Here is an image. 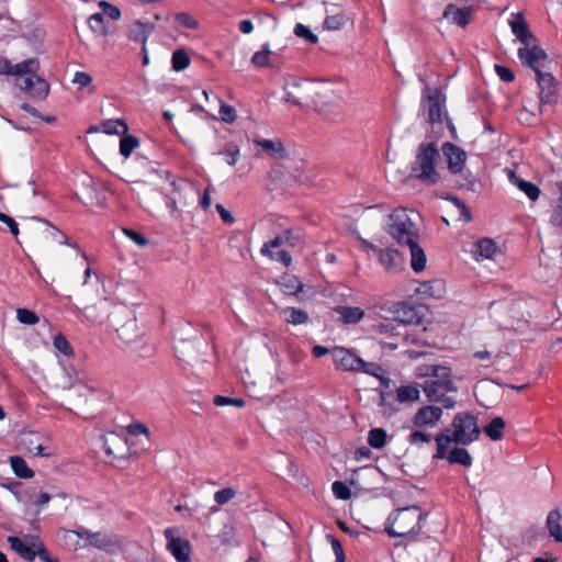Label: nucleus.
<instances>
[{
	"mask_svg": "<svg viewBox=\"0 0 562 562\" xmlns=\"http://www.w3.org/2000/svg\"><path fill=\"white\" fill-rule=\"evenodd\" d=\"M282 245H285V240L283 239V235L280 234L262 246L261 254L270 255L271 248H278Z\"/></svg>",
	"mask_w": 562,
	"mask_h": 562,
	"instance_id": "obj_61",
	"label": "nucleus"
},
{
	"mask_svg": "<svg viewBox=\"0 0 562 562\" xmlns=\"http://www.w3.org/2000/svg\"><path fill=\"white\" fill-rule=\"evenodd\" d=\"M213 403L216 406L234 405L237 407H243L245 405V401L243 398H234L222 395H216L213 400Z\"/></svg>",
	"mask_w": 562,
	"mask_h": 562,
	"instance_id": "obj_56",
	"label": "nucleus"
},
{
	"mask_svg": "<svg viewBox=\"0 0 562 562\" xmlns=\"http://www.w3.org/2000/svg\"><path fill=\"white\" fill-rule=\"evenodd\" d=\"M283 314L285 315L286 323L292 325L306 324L310 319L308 314L297 307H285Z\"/></svg>",
	"mask_w": 562,
	"mask_h": 562,
	"instance_id": "obj_34",
	"label": "nucleus"
},
{
	"mask_svg": "<svg viewBox=\"0 0 562 562\" xmlns=\"http://www.w3.org/2000/svg\"><path fill=\"white\" fill-rule=\"evenodd\" d=\"M439 92L428 95L425 108H427V122L431 125L442 123V111Z\"/></svg>",
	"mask_w": 562,
	"mask_h": 562,
	"instance_id": "obj_22",
	"label": "nucleus"
},
{
	"mask_svg": "<svg viewBox=\"0 0 562 562\" xmlns=\"http://www.w3.org/2000/svg\"><path fill=\"white\" fill-rule=\"evenodd\" d=\"M125 445L123 438L115 434H110L104 437V448L109 456L119 457V453L125 448Z\"/></svg>",
	"mask_w": 562,
	"mask_h": 562,
	"instance_id": "obj_33",
	"label": "nucleus"
},
{
	"mask_svg": "<svg viewBox=\"0 0 562 562\" xmlns=\"http://www.w3.org/2000/svg\"><path fill=\"white\" fill-rule=\"evenodd\" d=\"M48 92L49 85L46 82V80L35 76V79H33V88L30 97L43 100L47 97Z\"/></svg>",
	"mask_w": 562,
	"mask_h": 562,
	"instance_id": "obj_45",
	"label": "nucleus"
},
{
	"mask_svg": "<svg viewBox=\"0 0 562 562\" xmlns=\"http://www.w3.org/2000/svg\"><path fill=\"white\" fill-rule=\"evenodd\" d=\"M333 361L337 369L350 372H359L364 360L345 347H334L330 351Z\"/></svg>",
	"mask_w": 562,
	"mask_h": 562,
	"instance_id": "obj_14",
	"label": "nucleus"
},
{
	"mask_svg": "<svg viewBox=\"0 0 562 562\" xmlns=\"http://www.w3.org/2000/svg\"><path fill=\"white\" fill-rule=\"evenodd\" d=\"M38 68V60L36 58H30L13 65V76L35 75Z\"/></svg>",
	"mask_w": 562,
	"mask_h": 562,
	"instance_id": "obj_35",
	"label": "nucleus"
},
{
	"mask_svg": "<svg viewBox=\"0 0 562 562\" xmlns=\"http://www.w3.org/2000/svg\"><path fill=\"white\" fill-rule=\"evenodd\" d=\"M349 21L350 18L344 11H331L327 13L323 26L328 31H338L341 30Z\"/></svg>",
	"mask_w": 562,
	"mask_h": 562,
	"instance_id": "obj_28",
	"label": "nucleus"
},
{
	"mask_svg": "<svg viewBox=\"0 0 562 562\" xmlns=\"http://www.w3.org/2000/svg\"><path fill=\"white\" fill-rule=\"evenodd\" d=\"M138 145L139 142L137 137L133 135L124 136L120 142V153L127 158Z\"/></svg>",
	"mask_w": 562,
	"mask_h": 562,
	"instance_id": "obj_47",
	"label": "nucleus"
},
{
	"mask_svg": "<svg viewBox=\"0 0 562 562\" xmlns=\"http://www.w3.org/2000/svg\"><path fill=\"white\" fill-rule=\"evenodd\" d=\"M294 34L297 37H303L311 44H316L318 42L317 35H315L307 26L297 23L294 27Z\"/></svg>",
	"mask_w": 562,
	"mask_h": 562,
	"instance_id": "obj_52",
	"label": "nucleus"
},
{
	"mask_svg": "<svg viewBox=\"0 0 562 562\" xmlns=\"http://www.w3.org/2000/svg\"><path fill=\"white\" fill-rule=\"evenodd\" d=\"M175 20L178 24L183 25L188 29H196L198 27V22L192 16H190L188 13H184V12L178 13L176 15Z\"/></svg>",
	"mask_w": 562,
	"mask_h": 562,
	"instance_id": "obj_60",
	"label": "nucleus"
},
{
	"mask_svg": "<svg viewBox=\"0 0 562 562\" xmlns=\"http://www.w3.org/2000/svg\"><path fill=\"white\" fill-rule=\"evenodd\" d=\"M100 7L103 9V16L106 15L112 20H119L121 16V11L117 7L108 3L106 1H101Z\"/></svg>",
	"mask_w": 562,
	"mask_h": 562,
	"instance_id": "obj_58",
	"label": "nucleus"
},
{
	"mask_svg": "<svg viewBox=\"0 0 562 562\" xmlns=\"http://www.w3.org/2000/svg\"><path fill=\"white\" fill-rule=\"evenodd\" d=\"M393 314L395 315V322L400 324V327L406 324H414L419 322V317L414 306L406 302H398L394 305Z\"/></svg>",
	"mask_w": 562,
	"mask_h": 562,
	"instance_id": "obj_18",
	"label": "nucleus"
},
{
	"mask_svg": "<svg viewBox=\"0 0 562 562\" xmlns=\"http://www.w3.org/2000/svg\"><path fill=\"white\" fill-rule=\"evenodd\" d=\"M506 423L502 417H494L487 425L484 426V434L493 441L501 440L503 438V430L505 429Z\"/></svg>",
	"mask_w": 562,
	"mask_h": 562,
	"instance_id": "obj_31",
	"label": "nucleus"
},
{
	"mask_svg": "<svg viewBox=\"0 0 562 562\" xmlns=\"http://www.w3.org/2000/svg\"><path fill=\"white\" fill-rule=\"evenodd\" d=\"M171 64L173 70H184L190 65V57L183 49H178L172 54Z\"/></svg>",
	"mask_w": 562,
	"mask_h": 562,
	"instance_id": "obj_46",
	"label": "nucleus"
},
{
	"mask_svg": "<svg viewBox=\"0 0 562 562\" xmlns=\"http://www.w3.org/2000/svg\"><path fill=\"white\" fill-rule=\"evenodd\" d=\"M112 325L119 337L125 342H133L140 336L135 315L126 307H119L114 311Z\"/></svg>",
	"mask_w": 562,
	"mask_h": 562,
	"instance_id": "obj_11",
	"label": "nucleus"
},
{
	"mask_svg": "<svg viewBox=\"0 0 562 562\" xmlns=\"http://www.w3.org/2000/svg\"><path fill=\"white\" fill-rule=\"evenodd\" d=\"M284 90V101L300 105V95H321L323 87L293 79L291 82L285 85Z\"/></svg>",
	"mask_w": 562,
	"mask_h": 562,
	"instance_id": "obj_15",
	"label": "nucleus"
},
{
	"mask_svg": "<svg viewBox=\"0 0 562 562\" xmlns=\"http://www.w3.org/2000/svg\"><path fill=\"white\" fill-rule=\"evenodd\" d=\"M236 495V491L233 487H225L215 492L214 501L217 505H225L231 499H233Z\"/></svg>",
	"mask_w": 562,
	"mask_h": 562,
	"instance_id": "obj_53",
	"label": "nucleus"
},
{
	"mask_svg": "<svg viewBox=\"0 0 562 562\" xmlns=\"http://www.w3.org/2000/svg\"><path fill=\"white\" fill-rule=\"evenodd\" d=\"M387 439V434L383 428H373L368 434V443L374 449H382Z\"/></svg>",
	"mask_w": 562,
	"mask_h": 562,
	"instance_id": "obj_40",
	"label": "nucleus"
},
{
	"mask_svg": "<svg viewBox=\"0 0 562 562\" xmlns=\"http://www.w3.org/2000/svg\"><path fill=\"white\" fill-rule=\"evenodd\" d=\"M16 318L25 325H35L40 321V317L33 311L26 308H18Z\"/></svg>",
	"mask_w": 562,
	"mask_h": 562,
	"instance_id": "obj_51",
	"label": "nucleus"
},
{
	"mask_svg": "<svg viewBox=\"0 0 562 562\" xmlns=\"http://www.w3.org/2000/svg\"><path fill=\"white\" fill-rule=\"evenodd\" d=\"M54 347L60 351L61 353L68 356L72 353V348L66 337L61 334H58L54 338Z\"/></svg>",
	"mask_w": 562,
	"mask_h": 562,
	"instance_id": "obj_55",
	"label": "nucleus"
},
{
	"mask_svg": "<svg viewBox=\"0 0 562 562\" xmlns=\"http://www.w3.org/2000/svg\"><path fill=\"white\" fill-rule=\"evenodd\" d=\"M417 292L431 297H441L445 292V283L439 279L425 281L419 284Z\"/></svg>",
	"mask_w": 562,
	"mask_h": 562,
	"instance_id": "obj_29",
	"label": "nucleus"
},
{
	"mask_svg": "<svg viewBox=\"0 0 562 562\" xmlns=\"http://www.w3.org/2000/svg\"><path fill=\"white\" fill-rule=\"evenodd\" d=\"M271 54V50L269 48V45L268 44H265L262 46V49L255 53L252 58H251V63L256 66V67H267L269 66V55Z\"/></svg>",
	"mask_w": 562,
	"mask_h": 562,
	"instance_id": "obj_49",
	"label": "nucleus"
},
{
	"mask_svg": "<svg viewBox=\"0 0 562 562\" xmlns=\"http://www.w3.org/2000/svg\"><path fill=\"white\" fill-rule=\"evenodd\" d=\"M8 542L12 550L30 562L36 558L37 550L44 547L40 537L35 535H25L23 539L9 537Z\"/></svg>",
	"mask_w": 562,
	"mask_h": 562,
	"instance_id": "obj_12",
	"label": "nucleus"
},
{
	"mask_svg": "<svg viewBox=\"0 0 562 562\" xmlns=\"http://www.w3.org/2000/svg\"><path fill=\"white\" fill-rule=\"evenodd\" d=\"M546 266L562 268V249L551 248L548 251L542 250V257L540 259Z\"/></svg>",
	"mask_w": 562,
	"mask_h": 562,
	"instance_id": "obj_42",
	"label": "nucleus"
},
{
	"mask_svg": "<svg viewBox=\"0 0 562 562\" xmlns=\"http://www.w3.org/2000/svg\"><path fill=\"white\" fill-rule=\"evenodd\" d=\"M267 256L270 259L282 262L285 267H289L292 262L291 255L285 250H281L278 252L270 251V255H267Z\"/></svg>",
	"mask_w": 562,
	"mask_h": 562,
	"instance_id": "obj_63",
	"label": "nucleus"
},
{
	"mask_svg": "<svg viewBox=\"0 0 562 562\" xmlns=\"http://www.w3.org/2000/svg\"><path fill=\"white\" fill-rule=\"evenodd\" d=\"M419 398V390L416 386L407 385L397 389L396 400L401 403L415 402Z\"/></svg>",
	"mask_w": 562,
	"mask_h": 562,
	"instance_id": "obj_43",
	"label": "nucleus"
},
{
	"mask_svg": "<svg viewBox=\"0 0 562 562\" xmlns=\"http://www.w3.org/2000/svg\"><path fill=\"white\" fill-rule=\"evenodd\" d=\"M167 539V550L176 559L177 562H190L191 544L189 540L176 536L175 528H167L164 531Z\"/></svg>",
	"mask_w": 562,
	"mask_h": 562,
	"instance_id": "obj_13",
	"label": "nucleus"
},
{
	"mask_svg": "<svg viewBox=\"0 0 562 562\" xmlns=\"http://www.w3.org/2000/svg\"><path fill=\"white\" fill-rule=\"evenodd\" d=\"M411 250V266L415 272H420L426 267V255L424 250L418 245V239L413 240V243L407 244Z\"/></svg>",
	"mask_w": 562,
	"mask_h": 562,
	"instance_id": "obj_27",
	"label": "nucleus"
},
{
	"mask_svg": "<svg viewBox=\"0 0 562 562\" xmlns=\"http://www.w3.org/2000/svg\"><path fill=\"white\" fill-rule=\"evenodd\" d=\"M442 409L438 406H425L417 411L413 423L417 427L434 426L441 417Z\"/></svg>",
	"mask_w": 562,
	"mask_h": 562,
	"instance_id": "obj_17",
	"label": "nucleus"
},
{
	"mask_svg": "<svg viewBox=\"0 0 562 562\" xmlns=\"http://www.w3.org/2000/svg\"><path fill=\"white\" fill-rule=\"evenodd\" d=\"M11 205L21 214H30L41 210L47 200L43 187L31 180L21 187H15L9 193Z\"/></svg>",
	"mask_w": 562,
	"mask_h": 562,
	"instance_id": "obj_3",
	"label": "nucleus"
},
{
	"mask_svg": "<svg viewBox=\"0 0 562 562\" xmlns=\"http://www.w3.org/2000/svg\"><path fill=\"white\" fill-rule=\"evenodd\" d=\"M220 115L225 123H233L236 120V110L229 104L222 103L220 106Z\"/></svg>",
	"mask_w": 562,
	"mask_h": 562,
	"instance_id": "obj_57",
	"label": "nucleus"
},
{
	"mask_svg": "<svg viewBox=\"0 0 562 562\" xmlns=\"http://www.w3.org/2000/svg\"><path fill=\"white\" fill-rule=\"evenodd\" d=\"M10 465L14 474L20 479H32L34 471L27 467L25 460L20 456H11Z\"/></svg>",
	"mask_w": 562,
	"mask_h": 562,
	"instance_id": "obj_30",
	"label": "nucleus"
},
{
	"mask_svg": "<svg viewBox=\"0 0 562 562\" xmlns=\"http://www.w3.org/2000/svg\"><path fill=\"white\" fill-rule=\"evenodd\" d=\"M561 515L558 510H551L547 518V526L550 535L554 537L557 541L562 542V527L560 526Z\"/></svg>",
	"mask_w": 562,
	"mask_h": 562,
	"instance_id": "obj_37",
	"label": "nucleus"
},
{
	"mask_svg": "<svg viewBox=\"0 0 562 562\" xmlns=\"http://www.w3.org/2000/svg\"><path fill=\"white\" fill-rule=\"evenodd\" d=\"M154 29V24L144 23L139 20H136L131 24L128 29V38L135 42H140L144 46Z\"/></svg>",
	"mask_w": 562,
	"mask_h": 562,
	"instance_id": "obj_21",
	"label": "nucleus"
},
{
	"mask_svg": "<svg viewBox=\"0 0 562 562\" xmlns=\"http://www.w3.org/2000/svg\"><path fill=\"white\" fill-rule=\"evenodd\" d=\"M436 442V452L432 456L434 459L437 460H447L450 464H460L465 468H470L472 465V457L465 448L462 447H453L451 445L454 443V440H451L448 437V432H439L435 437Z\"/></svg>",
	"mask_w": 562,
	"mask_h": 562,
	"instance_id": "obj_9",
	"label": "nucleus"
},
{
	"mask_svg": "<svg viewBox=\"0 0 562 562\" xmlns=\"http://www.w3.org/2000/svg\"><path fill=\"white\" fill-rule=\"evenodd\" d=\"M423 374L429 376L423 384L428 401L440 403L445 408H452L456 400L447 394L457 393L458 387L452 379L451 369L445 366H428Z\"/></svg>",
	"mask_w": 562,
	"mask_h": 562,
	"instance_id": "obj_1",
	"label": "nucleus"
},
{
	"mask_svg": "<svg viewBox=\"0 0 562 562\" xmlns=\"http://www.w3.org/2000/svg\"><path fill=\"white\" fill-rule=\"evenodd\" d=\"M379 260L384 269L390 272L400 270L404 263L402 255L397 250L390 248L379 250Z\"/></svg>",
	"mask_w": 562,
	"mask_h": 562,
	"instance_id": "obj_19",
	"label": "nucleus"
},
{
	"mask_svg": "<svg viewBox=\"0 0 562 562\" xmlns=\"http://www.w3.org/2000/svg\"><path fill=\"white\" fill-rule=\"evenodd\" d=\"M496 250L497 246L492 239L483 238L474 244L473 254L481 258L491 259Z\"/></svg>",
	"mask_w": 562,
	"mask_h": 562,
	"instance_id": "obj_32",
	"label": "nucleus"
},
{
	"mask_svg": "<svg viewBox=\"0 0 562 562\" xmlns=\"http://www.w3.org/2000/svg\"><path fill=\"white\" fill-rule=\"evenodd\" d=\"M101 128L105 134H125L128 130L123 120H106L101 124Z\"/></svg>",
	"mask_w": 562,
	"mask_h": 562,
	"instance_id": "obj_41",
	"label": "nucleus"
},
{
	"mask_svg": "<svg viewBox=\"0 0 562 562\" xmlns=\"http://www.w3.org/2000/svg\"><path fill=\"white\" fill-rule=\"evenodd\" d=\"M494 68L496 74L503 81L512 82L515 79V75L509 68L502 65H495Z\"/></svg>",
	"mask_w": 562,
	"mask_h": 562,
	"instance_id": "obj_64",
	"label": "nucleus"
},
{
	"mask_svg": "<svg viewBox=\"0 0 562 562\" xmlns=\"http://www.w3.org/2000/svg\"><path fill=\"white\" fill-rule=\"evenodd\" d=\"M91 276V269L87 268L85 270V281L83 289L79 294V303L80 307L76 306L77 310L80 311L81 314L85 315L89 321H99L102 322L104 318L109 317V302L102 295H97L95 297H90L89 295V282L88 279Z\"/></svg>",
	"mask_w": 562,
	"mask_h": 562,
	"instance_id": "obj_6",
	"label": "nucleus"
},
{
	"mask_svg": "<svg viewBox=\"0 0 562 562\" xmlns=\"http://www.w3.org/2000/svg\"><path fill=\"white\" fill-rule=\"evenodd\" d=\"M471 13V8L460 9L450 3L443 11V18L450 20L451 23H454L461 27H465L470 22Z\"/></svg>",
	"mask_w": 562,
	"mask_h": 562,
	"instance_id": "obj_20",
	"label": "nucleus"
},
{
	"mask_svg": "<svg viewBox=\"0 0 562 562\" xmlns=\"http://www.w3.org/2000/svg\"><path fill=\"white\" fill-rule=\"evenodd\" d=\"M283 239L285 240V245H289L291 247H295L301 245V236L299 234H295L292 229H286L282 232Z\"/></svg>",
	"mask_w": 562,
	"mask_h": 562,
	"instance_id": "obj_62",
	"label": "nucleus"
},
{
	"mask_svg": "<svg viewBox=\"0 0 562 562\" xmlns=\"http://www.w3.org/2000/svg\"><path fill=\"white\" fill-rule=\"evenodd\" d=\"M218 155L226 156V162L229 166H235L238 161L240 150L238 145L233 142L226 143L224 148L218 151Z\"/></svg>",
	"mask_w": 562,
	"mask_h": 562,
	"instance_id": "obj_44",
	"label": "nucleus"
},
{
	"mask_svg": "<svg viewBox=\"0 0 562 562\" xmlns=\"http://www.w3.org/2000/svg\"><path fill=\"white\" fill-rule=\"evenodd\" d=\"M75 533L79 538L88 541L90 546L95 547L98 549H105L112 544L111 539L102 532H91L85 528H81L75 531Z\"/></svg>",
	"mask_w": 562,
	"mask_h": 562,
	"instance_id": "obj_23",
	"label": "nucleus"
},
{
	"mask_svg": "<svg viewBox=\"0 0 562 562\" xmlns=\"http://www.w3.org/2000/svg\"><path fill=\"white\" fill-rule=\"evenodd\" d=\"M331 488L335 496L339 499L347 501L351 497L350 488L341 481H335Z\"/></svg>",
	"mask_w": 562,
	"mask_h": 562,
	"instance_id": "obj_54",
	"label": "nucleus"
},
{
	"mask_svg": "<svg viewBox=\"0 0 562 562\" xmlns=\"http://www.w3.org/2000/svg\"><path fill=\"white\" fill-rule=\"evenodd\" d=\"M334 311L341 316L345 324H357L364 316L363 310L356 306L338 305L334 307Z\"/></svg>",
	"mask_w": 562,
	"mask_h": 562,
	"instance_id": "obj_26",
	"label": "nucleus"
},
{
	"mask_svg": "<svg viewBox=\"0 0 562 562\" xmlns=\"http://www.w3.org/2000/svg\"><path fill=\"white\" fill-rule=\"evenodd\" d=\"M90 29L98 34H106L103 13H94L88 20Z\"/></svg>",
	"mask_w": 562,
	"mask_h": 562,
	"instance_id": "obj_50",
	"label": "nucleus"
},
{
	"mask_svg": "<svg viewBox=\"0 0 562 562\" xmlns=\"http://www.w3.org/2000/svg\"><path fill=\"white\" fill-rule=\"evenodd\" d=\"M255 144L260 146L273 159L288 157L286 149L279 139H256Z\"/></svg>",
	"mask_w": 562,
	"mask_h": 562,
	"instance_id": "obj_24",
	"label": "nucleus"
},
{
	"mask_svg": "<svg viewBox=\"0 0 562 562\" xmlns=\"http://www.w3.org/2000/svg\"><path fill=\"white\" fill-rule=\"evenodd\" d=\"M123 233L140 247H145L149 244V240L136 231L124 228Z\"/></svg>",
	"mask_w": 562,
	"mask_h": 562,
	"instance_id": "obj_59",
	"label": "nucleus"
},
{
	"mask_svg": "<svg viewBox=\"0 0 562 562\" xmlns=\"http://www.w3.org/2000/svg\"><path fill=\"white\" fill-rule=\"evenodd\" d=\"M452 432L450 429H446L443 432H448V437L454 440V445H470L475 441L481 434L476 417L470 413L457 414L452 420Z\"/></svg>",
	"mask_w": 562,
	"mask_h": 562,
	"instance_id": "obj_8",
	"label": "nucleus"
},
{
	"mask_svg": "<svg viewBox=\"0 0 562 562\" xmlns=\"http://www.w3.org/2000/svg\"><path fill=\"white\" fill-rule=\"evenodd\" d=\"M547 60H537L532 65H527L537 74V81L540 89V102L541 104H553L557 102L558 81L547 66Z\"/></svg>",
	"mask_w": 562,
	"mask_h": 562,
	"instance_id": "obj_10",
	"label": "nucleus"
},
{
	"mask_svg": "<svg viewBox=\"0 0 562 562\" xmlns=\"http://www.w3.org/2000/svg\"><path fill=\"white\" fill-rule=\"evenodd\" d=\"M386 232L400 245H407L418 239V231L404 209L395 210L389 215Z\"/></svg>",
	"mask_w": 562,
	"mask_h": 562,
	"instance_id": "obj_7",
	"label": "nucleus"
},
{
	"mask_svg": "<svg viewBox=\"0 0 562 562\" xmlns=\"http://www.w3.org/2000/svg\"><path fill=\"white\" fill-rule=\"evenodd\" d=\"M426 515L417 506L397 509L392 522L385 526L386 533L392 538H405L420 529Z\"/></svg>",
	"mask_w": 562,
	"mask_h": 562,
	"instance_id": "obj_5",
	"label": "nucleus"
},
{
	"mask_svg": "<svg viewBox=\"0 0 562 562\" xmlns=\"http://www.w3.org/2000/svg\"><path fill=\"white\" fill-rule=\"evenodd\" d=\"M515 36L521 42L524 47L518 49V57L525 65H532L537 60H547V53L537 45L536 36L529 31L528 24L520 14H517L509 22Z\"/></svg>",
	"mask_w": 562,
	"mask_h": 562,
	"instance_id": "obj_4",
	"label": "nucleus"
},
{
	"mask_svg": "<svg viewBox=\"0 0 562 562\" xmlns=\"http://www.w3.org/2000/svg\"><path fill=\"white\" fill-rule=\"evenodd\" d=\"M371 328H372V331H375L381 335H386V336L400 335V333L397 331V329L400 328V324H397L395 322V319L394 321L385 319V321L379 322L376 324H373Z\"/></svg>",
	"mask_w": 562,
	"mask_h": 562,
	"instance_id": "obj_38",
	"label": "nucleus"
},
{
	"mask_svg": "<svg viewBox=\"0 0 562 562\" xmlns=\"http://www.w3.org/2000/svg\"><path fill=\"white\" fill-rule=\"evenodd\" d=\"M31 218L44 224V229L42 231V237L44 240L52 239L58 241L59 244L70 245L68 237L55 226H53L48 221L36 216H32Z\"/></svg>",
	"mask_w": 562,
	"mask_h": 562,
	"instance_id": "obj_25",
	"label": "nucleus"
},
{
	"mask_svg": "<svg viewBox=\"0 0 562 562\" xmlns=\"http://www.w3.org/2000/svg\"><path fill=\"white\" fill-rule=\"evenodd\" d=\"M440 158L436 143H422L412 164V175L425 184H436L440 180V175L436 169Z\"/></svg>",
	"mask_w": 562,
	"mask_h": 562,
	"instance_id": "obj_2",
	"label": "nucleus"
},
{
	"mask_svg": "<svg viewBox=\"0 0 562 562\" xmlns=\"http://www.w3.org/2000/svg\"><path fill=\"white\" fill-rule=\"evenodd\" d=\"M360 371L378 378L381 381V385L383 389L390 387L391 380L381 374L383 372V369L380 364L364 361V364L361 367Z\"/></svg>",
	"mask_w": 562,
	"mask_h": 562,
	"instance_id": "obj_36",
	"label": "nucleus"
},
{
	"mask_svg": "<svg viewBox=\"0 0 562 562\" xmlns=\"http://www.w3.org/2000/svg\"><path fill=\"white\" fill-rule=\"evenodd\" d=\"M283 292L289 295H296L303 289V284L294 276H284L279 282Z\"/></svg>",
	"mask_w": 562,
	"mask_h": 562,
	"instance_id": "obj_39",
	"label": "nucleus"
},
{
	"mask_svg": "<svg viewBox=\"0 0 562 562\" xmlns=\"http://www.w3.org/2000/svg\"><path fill=\"white\" fill-rule=\"evenodd\" d=\"M441 150L446 157L449 171L453 175L461 172L467 161V153L450 142H446Z\"/></svg>",
	"mask_w": 562,
	"mask_h": 562,
	"instance_id": "obj_16",
	"label": "nucleus"
},
{
	"mask_svg": "<svg viewBox=\"0 0 562 562\" xmlns=\"http://www.w3.org/2000/svg\"><path fill=\"white\" fill-rule=\"evenodd\" d=\"M516 187L522 191L531 201H536L540 195V189L536 184L524 179L518 181Z\"/></svg>",
	"mask_w": 562,
	"mask_h": 562,
	"instance_id": "obj_48",
	"label": "nucleus"
}]
</instances>
